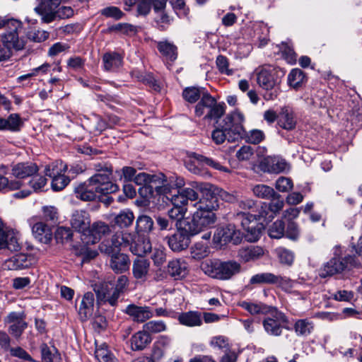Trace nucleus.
<instances>
[{
    "mask_svg": "<svg viewBox=\"0 0 362 362\" xmlns=\"http://www.w3.org/2000/svg\"><path fill=\"white\" fill-rule=\"evenodd\" d=\"M254 214L255 215H256L257 219H272L274 218L268 204L265 202H262L259 204H256Z\"/></svg>",
    "mask_w": 362,
    "mask_h": 362,
    "instance_id": "obj_59",
    "label": "nucleus"
},
{
    "mask_svg": "<svg viewBox=\"0 0 362 362\" xmlns=\"http://www.w3.org/2000/svg\"><path fill=\"white\" fill-rule=\"evenodd\" d=\"M240 306L247 311L251 315H266L270 310L272 307L268 306L262 303H254L250 301H242Z\"/></svg>",
    "mask_w": 362,
    "mask_h": 362,
    "instance_id": "obj_38",
    "label": "nucleus"
},
{
    "mask_svg": "<svg viewBox=\"0 0 362 362\" xmlns=\"http://www.w3.org/2000/svg\"><path fill=\"white\" fill-rule=\"evenodd\" d=\"M341 255L340 248L336 247L334 257L323 264L319 269V276L321 278H326L341 273L349 267H356L358 262L355 256L349 255L342 258L340 257Z\"/></svg>",
    "mask_w": 362,
    "mask_h": 362,
    "instance_id": "obj_5",
    "label": "nucleus"
},
{
    "mask_svg": "<svg viewBox=\"0 0 362 362\" xmlns=\"http://www.w3.org/2000/svg\"><path fill=\"white\" fill-rule=\"evenodd\" d=\"M193 235L183 223V226L181 225L173 235L166 237V239L169 247L173 252H179L189 247Z\"/></svg>",
    "mask_w": 362,
    "mask_h": 362,
    "instance_id": "obj_14",
    "label": "nucleus"
},
{
    "mask_svg": "<svg viewBox=\"0 0 362 362\" xmlns=\"http://www.w3.org/2000/svg\"><path fill=\"white\" fill-rule=\"evenodd\" d=\"M134 233L127 230H121L116 232L111 238L110 240H105L100 245L101 252L110 255L115 252H119L122 249H128L134 238Z\"/></svg>",
    "mask_w": 362,
    "mask_h": 362,
    "instance_id": "obj_11",
    "label": "nucleus"
},
{
    "mask_svg": "<svg viewBox=\"0 0 362 362\" xmlns=\"http://www.w3.org/2000/svg\"><path fill=\"white\" fill-rule=\"evenodd\" d=\"M95 356L99 362H117V358L107 349L105 344H102L96 347Z\"/></svg>",
    "mask_w": 362,
    "mask_h": 362,
    "instance_id": "obj_45",
    "label": "nucleus"
},
{
    "mask_svg": "<svg viewBox=\"0 0 362 362\" xmlns=\"http://www.w3.org/2000/svg\"><path fill=\"white\" fill-rule=\"evenodd\" d=\"M276 253L281 264L288 266H291L293 264L294 260V254L292 251L280 247L276 249Z\"/></svg>",
    "mask_w": 362,
    "mask_h": 362,
    "instance_id": "obj_55",
    "label": "nucleus"
},
{
    "mask_svg": "<svg viewBox=\"0 0 362 362\" xmlns=\"http://www.w3.org/2000/svg\"><path fill=\"white\" fill-rule=\"evenodd\" d=\"M37 165L32 162H21L11 166V175L16 178L13 180H21L32 177L38 171Z\"/></svg>",
    "mask_w": 362,
    "mask_h": 362,
    "instance_id": "obj_19",
    "label": "nucleus"
},
{
    "mask_svg": "<svg viewBox=\"0 0 362 362\" xmlns=\"http://www.w3.org/2000/svg\"><path fill=\"white\" fill-rule=\"evenodd\" d=\"M202 269L212 278L228 280L240 272L241 266L235 261L209 260L202 264Z\"/></svg>",
    "mask_w": 362,
    "mask_h": 362,
    "instance_id": "obj_4",
    "label": "nucleus"
},
{
    "mask_svg": "<svg viewBox=\"0 0 362 362\" xmlns=\"http://www.w3.org/2000/svg\"><path fill=\"white\" fill-rule=\"evenodd\" d=\"M206 92V91L204 90V88L194 86L187 87L184 89L182 92V96L186 101L190 103H194L199 99H201L202 98L203 93Z\"/></svg>",
    "mask_w": 362,
    "mask_h": 362,
    "instance_id": "obj_46",
    "label": "nucleus"
},
{
    "mask_svg": "<svg viewBox=\"0 0 362 362\" xmlns=\"http://www.w3.org/2000/svg\"><path fill=\"white\" fill-rule=\"evenodd\" d=\"M134 239L129 247L133 255L142 257L151 251L152 245L148 237L135 233Z\"/></svg>",
    "mask_w": 362,
    "mask_h": 362,
    "instance_id": "obj_21",
    "label": "nucleus"
},
{
    "mask_svg": "<svg viewBox=\"0 0 362 362\" xmlns=\"http://www.w3.org/2000/svg\"><path fill=\"white\" fill-rule=\"evenodd\" d=\"M109 255H110V267L115 273H122L129 269L130 259L127 255L115 252Z\"/></svg>",
    "mask_w": 362,
    "mask_h": 362,
    "instance_id": "obj_26",
    "label": "nucleus"
},
{
    "mask_svg": "<svg viewBox=\"0 0 362 362\" xmlns=\"http://www.w3.org/2000/svg\"><path fill=\"white\" fill-rule=\"evenodd\" d=\"M208 252V247L202 243H197L191 248L192 256L197 259L205 257Z\"/></svg>",
    "mask_w": 362,
    "mask_h": 362,
    "instance_id": "obj_63",
    "label": "nucleus"
},
{
    "mask_svg": "<svg viewBox=\"0 0 362 362\" xmlns=\"http://www.w3.org/2000/svg\"><path fill=\"white\" fill-rule=\"evenodd\" d=\"M150 262L146 259H136L132 265L133 276L136 279L146 281L148 274Z\"/></svg>",
    "mask_w": 362,
    "mask_h": 362,
    "instance_id": "obj_31",
    "label": "nucleus"
},
{
    "mask_svg": "<svg viewBox=\"0 0 362 362\" xmlns=\"http://www.w3.org/2000/svg\"><path fill=\"white\" fill-rule=\"evenodd\" d=\"M250 284H274L284 288L290 286V280L281 276H277L270 272L258 273L250 279Z\"/></svg>",
    "mask_w": 362,
    "mask_h": 362,
    "instance_id": "obj_18",
    "label": "nucleus"
},
{
    "mask_svg": "<svg viewBox=\"0 0 362 362\" xmlns=\"http://www.w3.org/2000/svg\"><path fill=\"white\" fill-rule=\"evenodd\" d=\"M143 328L146 331L148 334L151 333H158L163 332L166 329V325L163 321L161 320H152L145 323L143 325Z\"/></svg>",
    "mask_w": 362,
    "mask_h": 362,
    "instance_id": "obj_60",
    "label": "nucleus"
},
{
    "mask_svg": "<svg viewBox=\"0 0 362 362\" xmlns=\"http://www.w3.org/2000/svg\"><path fill=\"white\" fill-rule=\"evenodd\" d=\"M257 82L260 87L271 92L266 93L264 98L266 100H274L277 98L279 93V88L276 86L275 81L269 71L262 69L257 76Z\"/></svg>",
    "mask_w": 362,
    "mask_h": 362,
    "instance_id": "obj_17",
    "label": "nucleus"
},
{
    "mask_svg": "<svg viewBox=\"0 0 362 362\" xmlns=\"http://www.w3.org/2000/svg\"><path fill=\"white\" fill-rule=\"evenodd\" d=\"M134 220L133 212L129 209H124L115 216L114 223L120 228H124L132 226Z\"/></svg>",
    "mask_w": 362,
    "mask_h": 362,
    "instance_id": "obj_41",
    "label": "nucleus"
},
{
    "mask_svg": "<svg viewBox=\"0 0 362 362\" xmlns=\"http://www.w3.org/2000/svg\"><path fill=\"white\" fill-rule=\"evenodd\" d=\"M103 66L105 71H115L122 64V57L116 52H107L103 57Z\"/></svg>",
    "mask_w": 362,
    "mask_h": 362,
    "instance_id": "obj_36",
    "label": "nucleus"
},
{
    "mask_svg": "<svg viewBox=\"0 0 362 362\" xmlns=\"http://www.w3.org/2000/svg\"><path fill=\"white\" fill-rule=\"evenodd\" d=\"M125 313L137 322H144L153 316V310L148 306L129 305L124 310Z\"/></svg>",
    "mask_w": 362,
    "mask_h": 362,
    "instance_id": "obj_22",
    "label": "nucleus"
},
{
    "mask_svg": "<svg viewBox=\"0 0 362 362\" xmlns=\"http://www.w3.org/2000/svg\"><path fill=\"white\" fill-rule=\"evenodd\" d=\"M216 66L222 74L231 76L234 71L233 69H229V62L226 57L218 55L216 60Z\"/></svg>",
    "mask_w": 362,
    "mask_h": 362,
    "instance_id": "obj_61",
    "label": "nucleus"
},
{
    "mask_svg": "<svg viewBox=\"0 0 362 362\" xmlns=\"http://www.w3.org/2000/svg\"><path fill=\"white\" fill-rule=\"evenodd\" d=\"M187 262L181 259L170 260L167 266V273L174 279H182L188 274Z\"/></svg>",
    "mask_w": 362,
    "mask_h": 362,
    "instance_id": "obj_25",
    "label": "nucleus"
},
{
    "mask_svg": "<svg viewBox=\"0 0 362 362\" xmlns=\"http://www.w3.org/2000/svg\"><path fill=\"white\" fill-rule=\"evenodd\" d=\"M157 48L167 61L174 62L177 57V47L168 40L158 42Z\"/></svg>",
    "mask_w": 362,
    "mask_h": 362,
    "instance_id": "obj_34",
    "label": "nucleus"
},
{
    "mask_svg": "<svg viewBox=\"0 0 362 362\" xmlns=\"http://www.w3.org/2000/svg\"><path fill=\"white\" fill-rule=\"evenodd\" d=\"M32 264L33 258L30 255L20 253L6 260L5 266L10 270H18L28 268Z\"/></svg>",
    "mask_w": 362,
    "mask_h": 362,
    "instance_id": "obj_27",
    "label": "nucleus"
},
{
    "mask_svg": "<svg viewBox=\"0 0 362 362\" xmlns=\"http://www.w3.org/2000/svg\"><path fill=\"white\" fill-rule=\"evenodd\" d=\"M216 221L214 212L197 209L190 220L186 219L183 223L191 234L197 235L202 230L211 228Z\"/></svg>",
    "mask_w": 362,
    "mask_h": 362,
    "instance_id": "obj_10",
    "label": "nucleus"
},
{
    "mask_svg": "<svg viewBox=\"0 0 362 362\" xmlns=\"http://www.w3.org/2000/svg\"><path fill=\"white\" fill-rule=\"evenodd\" d=\"M43 23H49L57 19H67L74 16V11L71 6L50 5L37 12Z\"/></svg>",
    "mask_w": 362,
    "mask_h": 362,
    "instance_id": "obj_13",
    "label": "nucleus"
},
{
    "mask_svg": "<svg viewBox=\"0 0 362 362\" xmlns=\"http://www.w3.org/2000/svg\"><path fill=\"white\" fill-rule=\"evenodd\" d=\"M314 329L313 321L308 318L297 320L293 325V329L297 336L307 337L310 335Z\"/></svg>",
    "mask_w": 362,
    "mask_h": 362,
    "instance_id": "obj_40",
    "label": "nucleus"
},
{
    "mask_svg": "<svg viewBox=\"0 0 362 362\" xmlns=\"http://www.w3.org/2000/svg\"><path fill=\"white\" fill-rule=\"evenodd\" d=\"M21 248L18 234L13 230H4L0 227V249L18 251Z\"/></svg>",
    "mask_w": 362,
    "mask_h": 362,
    "instance_id": "obj_20",
    "label": "nucleus"
},
{
    "mask_svg": "<svg viewBox=\"0 0 362 362\" xmlns=\"http://www.w3.org/2000/svg\"><path fill=\"white\" fill-rule=\"evenodd\" d=\"M192 186L202 194L199 201L194 204L197 209L213 212L219 208L215 186L208 182H194Z\"/></svg>",
    "mask_w": 362,
    "mask_h": 362,
    "instance_id": "obj_8",
    "label": "nucleus"
},
{
    "mask_svg": "<svg viewBox=\"0 0 362 362\" xmlns=\"http://www.w3.org/2000/svg\"><path fill=\"white\" fill-rule=\"evenodd\" d=\"M152 341V338L143 328L142 330L136 332L130 339L132 350L139 351L145 349Z\"/></svg>",
    "mask_w": 362,
    "mask_h": 362,
    "instance_id": "obj_30",
    "label": "nucleus"
},
{
    "mask_svg": "<svg viewBox=\"0 0 362 362\" xmlns=\"http://www.w3.org/2000/svg\"><path fill=\"white\" fill-rule=\"evenodd\" d=\"M4 322L8 325V333L16 339L21 338L22 334L28 327V323L25 322V315L23 312H11L4 318Z\"/></svg>",
    "mask_w": 362,
    "mask_h": 362,
    "instance_id": "obj_15",
    "label": "nucleus"
},
{
    "mask_svg": "<svg viewBox=\"0 0 362 362\" xmlns=\"http://www.w3.org/2000/svg\"><path fill=\"white\" fill-rule=\"evenodd\" d=\"M157 175H151L146 173H139L136 174L133 182L137 185L146 186L148 184H152L157 181Z\"/></svg>",
    "mask_w": 362,
    "mask_h": 362,
    "instance_id": "obj_62",
    "label": "nucleus"
},
{
    "mask_svg": "<svg viewBox=\"0 0 362 362\" xmlns=\"http://www.w3.org/2000/svg\"><path fill=\"white\" fill-rule=\"evenodd\" d=\"M265 138L264 133L260 129H252L247 132L244 128V133L241 135V139H245L247 142L252 144H258Z\"/></svg>",
    "mask_w": 362,
    "mask_h": 362,
    "instance_id": "obj_47",
    "label": "nucleus"
},
{
    "mask_svg": "<svg viewBox=\"0 0 362 362\" xmlns=\"http://www.w3.org/2000/svg\"><path fill=\"white\" fill-rule=\"evenodd\" d=\"M194 112L197 117L204 115L206 119H218L224 114V104L218 103L206 91L196 105Z\"/></svg>",
    "mask_w": 362,
    "mask_h": 362,
    "instance_id": "obj_6",
    "label": "nucleus"
},
{
    "mask_svg": "<svg viewBox=\"0 0 362 362\" xmlns=\"http://www.w3.org/2000/svg\"><path fill=\"white\" fill-rule=\"evenodd\" d=\"M40 349L42 362H59L60 354L55 349L52 351L46 344H43Z\"/></svg>",
    "mask_w": 362,
    "mask_h": 362,
    "instance_id": "obj_51",
    "label": "nucleus"
},
{
    "mask_svg": "<svg viewBox=\"0 0 362 362\" xmlns=\"http://www.w3.org/2000/svg\"><path fill=\"white\" fill-rule=\"evenodd\" d=\"M68 170V166L62 160H57L45 168V175L50 177L66 173Z\"/></svg>",
    "mask_w": 362,
    "mask_h": 362,
    "instance_id": "obj_50",
    "label": "nucleus"
},
{
    "mask_svg": "<svg viewBox=\"0 0 362 362\" xmlns=\"http://www.w3.org/2000/svg\"><path fill=\"white\" fill-rule=\"evenodd\" d=\"M20 25L21 24L20 23ZM11 31L6 33L4 36V45L8 46L9 49L14 48L16 49H21L24 47L23 41L18 37V30L21 26L14 28L10 27Z\"/></svg>",
    "mask_w": 362,
    "mask_h": 362,
    "instance_id": "obj_33",
    "label": "nucleus"
},
{
    "mask_svg": "<svg viewBox=\"0 0 362 362\" xmlns=\"http://www.w3.org/2000/svg\"><path fill=\"white\" fill-rule=\"evenodd\" d=\"M191 183V187H185L181 190H177V194H172L174 197H181L185 200V204L188 205V201H195L199 198L197 190L192 186L193 183Z\"/></svg>",
    "mask_w": 362,
    "mask_h": 362,
    "instance_id": "obj_48",
    "label": "nucleus"
},
{
    "mask_svg": "<svg viewBox=\"0 0 362 362\" xmlns=\"http://www.w3.org/2000/svg\"><path fill=\"white\" fill-rule=\"evenodd\" d=\"M235 218L236 221L240 223L244 230L245 228H249V226L255 224V221L257 220L254 212L246 211H238L235 214Z\"/></svg>",
    "mask_w": 362,
    "mask_h": 362,
    "instance_id": "obj_49",
    "label": "nucleus"
},
{
    "mask_svg": "<svg viewBox=\"0 0 362 362\" xmlns=\"http://www.w3.org/2000/svg\"><path fill=\"white\" fill-rule=\"evenodd\" d=\"M25 185L21 180H8L4 175H0V192H9L21 189Z\"/></svg>",
    "mask_w": 362,
    "mask_h": 362,
    "instance_id": "obj_42",
    "label": "nucleus"
},
{
    "mask_svg": "<svg viewBox=\"0 0 362 362\" xmlns=\"http://www.w3.org/2000/svg\"><path fill=\"white\" fill-rule=\"evenodd\" d=\"M70 182V179L64 175L60 174L52 177V187L54 191L62 190Z\"/></svg>",
    "mask_w": 362,
    "mask_h": 362,
    "instance_id": "obj_64",
    "label": "nucleus"
},
{
    "mask_svg": "<svg viewBox=\"0 0 362 362\" xmlns=\"http://www.w3.org/2000/svg\"><path fill=\"white\" fill-rule=\"evenodd\" d=\"M88 232L94 236L93 243H95L103 235L108 234L110 232V226L104 222L98 221L93 223V225L90 226Z\"/></svg>",
    "mask_w": 362,
    "mask_h": 362,
    "instance_id": "obj_44",
    "label": "nucleus"
},
{
    "mask_svg": "<svg viewBox=\"0 0 362 362\" xmlns=\"http://www.w3.org/2000/svg\"><path fill=\"white\" fill-rule=\"evenodd\" d=\"M94 295L91 292L86 293L81 301L78 308V315L82 321L87 320L93 313Z\"/></svg>",
    "mask_w": 362,
    "mask_h": 362,
    "instance_id": "obj_29",
    "label": "nucleus"
},
{
    "mask_svg": "<svg viewBox=\"0 0 362 362\" xmlns=\"http://www.w3.org/2000/svg\"><path fill=\"white\" fill-rule=\"evenodd\" d=\"M100 13L106 18H112L116 21L122 19L125 15L119 8L114 6H107L101 9Z\"/></svg>",
    "mask_w": 362,
    "mask_h": 362,
    "instance_id": "obj_58",
    "label": "nucleus"
},
{
    "mask_svg": "<svg viewBox=\"0 0 362 362\" xmlns=\"http://www.w3.org/2000/svg\"><path fill=\"white\" fill-rule=\"evenodd\" d=\"M279 126L287 131L294 129L297 124V118L293 109L288 106H284L281 108L278 116Z\"/></svg>",
    "mask_w": 362,
    "mask_h": 362,
    "instance_id": "obj_23",
    "label": "nucleus"
},
{
    "mask_svg": "<svg viewBox=\"0 0 362 362\" xmlns=\"http://www.w3.org/2000/svg\"><path fill=\"white\" fill-rule=\"evenodd\" d=\"M90 220L89 214L84 210L75 211L71 218V227L76 231L85 233L90 228Z\"/></svg>",
    "mask_w": 362,
    "mask_h": 362,
    "instance_id": "obj_24",
    "label": "nucleus"
},
{
    "mask_svg": "<svg viewBox=\"0 0 362 362\" xmlns=\"http://www.w3.org/2000/svg\"><path fill=\"white\" fill-rule=\"evenodd\" d=\"M170 202L173 207L168 211L169 217L173 220L181 221L187 211V206L185 204L182 197H174L171 195Z\"/></svg>",
    "mask_w": 362,
    "mask_h": 362,
    "instance_id": "obj_28",
    "label": "nucleus"
},
{
    "mask_svg": "<svg viewBox=\"0 0 362 362\" xmlns=\"http://www.w3.org/2000/svg\"><path fill=\"white\" fill-rule=\"evenodd\" d=\"M35 238L40 242L47 243L52 239V230L49 226L43 222H37L32 227Z\"/></svg>",
    "mask_w": 362,
    "mask_h": 362,
    "instance_id": "obj_35",
    "label": "nucleus"
},
{
    "mask_svg": "<svg viewBox=\"0 0 362 362\" xmlns=\"http://www.w3.org/2000/svg\"><path fill=\"white\" fill-rule=\"evenodd\" d=\"M262 321L264 331L271 336L279 337L281 335L283 329L290 330L288 317L276 308L272 307L271 310Z\"/></svg>",
    "mask_w": 362,
    "mask_h": 362,
    "instance_id": "obj_9",
    "label": "nucleus"
},
{
    "mask_svg": "<svg viewBox=\"0 0 362 362\" xmlns=\"http://www.w3.org/2000/svg\"><path fill=\"white\" fill-rule=\"evenodd\" d=\"M166 250L163 246L155 247L152 251L151 259L156 267H161L166 261Z\"/></svg>",
    "mask_w": 362,
    "mask_h": 362,
    "instance_id": "obj_53",
    "label": "nucleus"
},
{
    "mask_svg": "<svg viewBox=\"0 0 362 362\" xmlns=\"http://www.w3.org/2000/svg\"><path fill=\"white\" fill-rule=\"evenodd\" d=\"M129 279L127 276L122 275L118 277L116 284L111 282H103L95 285L94 291L98 299L108 303L115 306L117 303L118 298L127 288Z\"/></svg>",
    "mask_w": 362,
    "mask_h": 362,
    "instance_id": "obj_3",
    "label": "nucleus"
},
{
    "mask_svg": "<svg viewBox=\"0 0 362 362\" xmlns=\"http://www.w3.org/2000/svg\"><path fill=\"white\" fill-rule=\"evenodd\" d=\"M255 196L261 199H271L275 196V191L269 186L265 185H257L252 188Z\"/></svg>",
    "mask_w": 362,
    "mask_h": 362,
    "instance_id": "obj_52",
    "label": "nucleus"
},
{
    "mask_svg": "<svg viewBox=\"0 0 362 362\" xmlns=\"http://www.w3.org/2000/svg\"><path fill=\"white\" fill-rule=\"evenodd\" d=\"M204 165L211 166L214 169L222 171H228L227 169L219 163L195 153H190L185 160V166L187 170L196 175L202 173V168Z\"/></svg>",
    "mask_w": 362,
    "mask_h": 362,
    "instance_id": "obj_12",
    "label": "nucleus"
},
{
    "mask_svg": "<svg viewBox=\"0 0 362 362\" xmlns=\"http://www.w3.org/2000/svg\"><path fill=\"white\" fill-rule=\"evenodd\" d=\"M94 169L96 173L74 189L76 197L82 201H94L103 195L115 193L119 189L118 185L111 180L112 167L110 164L96 163Z\"/></svg>",
    "mask_w": 362,
    "mask_h": 362,
    "instance_id": "obj_1",
    "label": "nucleus"
},
{
    "mask_svg": "<svg viewBox=\"0 0 362 362\" xmlns=\"http://www.w3.org/2000/svg\"><path fill=\"white\" fill-rule=\"evenodd\" d=\"M170 4L179 17L188 16L189 8L187 6L185 0H170Z\"/></svg>",
    "mask_w": 362,
    "mask_h": 362,
    "instance_id": "obj_57",
    "label": "nucleus"
},
{
    "mask_svg": "<svg viewBox=\"0 0 362 362\" xmlns=\"http://www.w3.org/2000/svg\"><path fill=\"white\" fill-rule=\"evenodd\" d=\"M192 186L202 194L199 201L194 204L197 209L213 212L219 208L215 186L208 182H194Z\"/></svg>",
    "mask_w": 362,
    "mask_h": 362,
    "instance_id": "obj_7",
    "label": "nucleus"
},
{
    "mask_svg": "<svg viewBox=\"0 0 362 362\" xmlns=\"http://www.w3.org/2000/svg\"><path fill=\"white\" fill-rule=\"evenodd\" d=\"M245 120L244 115L238 110L227 115L223 119V124L212 132V140L216 144H221L226 139L229 142L238 141L244 133Z\"/></svg>",
    "mask_w": 362,
    "mask_h": 362,
    "instance_id": "obj_2",
    "label": "nucleus"
},
{
    "mask_svg": "<svg viewBox=\"0 0 362 362\" xmlns=\"http://www.w3.org/2000/svg\"><path fill=\"white\" fill-rule=\"evenodd\" d=\"M243 237V234L234 225L228 224L222 228H217L214 235L215 243L221 245H226L228 243H233L234 245L239 244Z\"/></svg>",
    "mask_w": 362,
    "mask_h": 362,
    "instance_id": "obj_16",
    "label": "nucleus"
},
{
    "mask_svg": "<svg viewBox=\"0 0 362 362\" xmlns=\"http://www.w3.org/2000/svg\"><path fill=\"white\" fill-rule=\"evenodd\" d=\"M153 228V219L146 215L139 216L136 221V233H149Z\"/></svg>",
    "mask_w": 362,
    "mask_h": 362,
    "instance_id": "obj_43",
    "label": "nucleus"
},
{
    "mask_svg": "<svg viewBox=\"0 0 362 362\" xmlns=\"http://www.w3.org/2000/svg\"><path fill=\"white\" fill-rule=\"evenodd\" d=\"M288 83L290 87L298 90L306 82V76L300 69H293L288 75Z\"/></svg>",
    "mask_w": 362,
    "mask_h": 362,
    "instance_id": "obj_39",
    "label": "nucleus"
},
{
    "mask_svg": "<svg viewBox=\"0 0 362 362\" xmlns=\"http://www.w3.org/2000/svg\"><path fill=\"white\" fill-rule=\"evenodd\" d=\"M264 255V250L259 246L243 247L238 251V257L245 262L254 261Z\"/></svg>",
    "mask_w": 362,
    "mask_h": 362,
    "instance_id": "obj_37",
    "label": "nucleus"
},
{
    "mask_svg": "<svg viewBox=\"0 0 362 362\" xmlns=\"http://www.w3.org/2000/svg\"><path fill=\"white\" fill-rule=\"evenodd\" d=\"M179 322L187 327H199L202 325V316L197 311L182 313L178 316Z\"/></svg>",
    "mask_w": 362,
    "mask_h": 362,
    "instance_id": "obj_32",
    "label": "nucleus"
},
{
    "mask_svg": "<svg viewBox=\"0 0 362 362\" xmlns=\"http://www.w3.org/2000/svg\"><path fill=\"white\" fill-rule=\"evenodd\" d=\"M23 122L18 114H11L7 119H6V130L11 132L20 131Z\"/></svg>",
    "mask_w": 362,
    "mask_h": 362,
    "instance_id": "obj_54",
    "label": "nucleus"
},
{
    "mask_svg": "<svg viewBox=\"0 0 362 362\" xmlns=\"http://www.w3.org/2000/svg\"><path fill=\"white\" fill-rule=\"evenodd\" d=\"M285 234V224L283 221L277 220L269 227V235L272 238H281Z\"/></svg>",
    "mask_w": 362,
    "mask_h": 362,
    "instance_id": "obj_56",
    "label": "nucleus"
}]
</instances>
